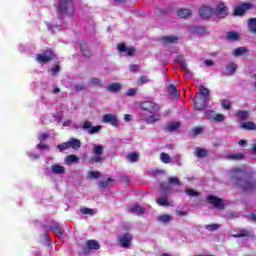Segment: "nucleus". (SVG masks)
<instances>
[{
    "mask_svg": "<svg viewBox=\"0 0 256 256\" xmlns=\"http://www.w3.org/2000/svg\"><path fill=\"white\" fill-rule=\"evenodd\" d=\"M49 229L50 231H53L57 235V237H61V235L65 233V231H63V228L59 226V223L57 222H52L49 225Z\"/></svg>",
    "mask_w": 256,
    "mask_h": 256,
    "instance_id": "obj_17",
    "label": "nucleus"
},
{
    "mask_svg": "<svg viewBox=\"0 0 256 256\" xmlns=\"http://www.w3.org/2000/svg\"><path fill=\"white\" fill-rule=\"evenodd\" d=\"M156 203L160 205V207H167L169 206V200L167 199V196L160 197L156 200Z\"/></svg>",
    "mask_w": 256,
    "mask_h": 256,
    "instance_id": "obj_39",
    "label": "nucleus"
},
{
    "mask_svg": "<svg viewBox=\"0 0 256 256\" xmlns=\"http://www.w3.org/2000/svg\"><path fill=\"white\" fill-rule=\"evenodd\" d=\"M85 89H87V87L84 83H79L74 86V91L76 93H81V91H85Z\"/></svg>",
    "mask_w": 256,
    "mask_h": 256,
    "instance_id": "obj_44",
    "label": "nucleus"
},
{
    "mask_svg": "<svg viewBox=\"0 0 256 256\" xmlns=\"http://www.w3.org/2000/svg\"><path fill=\"white\" fill-rule=\"evenodd\" d=\"M168 93L171 95V97H174L175 99H179L181 97V92L177 90V87L173 84H169L168 86Z\"/></svg>",
    "mask_w": 256,
    "mask_h": 256,
    "instance_id": "obj_20",
    "label": "nucleus"
},
{
    "mask_svg": "<svg viewBox=\"0 0 256 256\" xmlns=\"http://www.w3.org/2000/svg\"><path fill=\"white\" fill-rule=\"evenodd\" d=\"M140 109H142V111H147V113H150V115H154L155 113H159V111H161L159 105L153 101L142 102L140 104Z\"/></svg>",
    "mask_w": 256,
    "mask_h": 256,
    "instance_id": "obj_4",
    "label": "nucleus"
},
{
    "mask_svg": "<svg viewBox=\"0 0 256 256\" xmlns=\"http://www.w3.org/2000/svg\"><path fill=\"white\" fill-rule=\"evenodd\" d=\"M159 221H161L162 223H169V221H171V216L169 214L160 215Z\"/></svg>",
    "mask_w": 256,
    "mask_h": 256,
    "instance_id": "obj_48",
    "label": "nucleus"
},
{
    "mask_svg": "<svg viewBox=\"0 0 256 256\" xmlns=\"http://www.w3.org/2000/svg\"><path fill=\"white\" fill-rule=\"evenodd\" d=\"M89 177L91 179H99V177H101V173H99V171H91L89 173Z\"/></svg>",
    "mask_w": 256,
    "mask_h": 256,
    "instance_id": "obj_52",
    "label": "nucleus"
},
{
    "mask_svg": "<svg viewBox=\"0 0 256 256\" xmlns=\"http://www.w3.org/2000/svg\"><path fill=\"white\" fill-rule=\"evenodd\" d=\"M80 51L86 59H91V50H89V47L87 46V42L80 43Z\"/></svg>",
    "mask_w": 256,
    "mask_h": 256,
    "instance_id": "obj_19",
    "label": "nucleus"
},
{
    "mask_svg": "<svg viewBox=\"0 0 256 256\" xmlns=\"http://www.w3.org/2000/svg\"><path fill=\"white\" fill-rule=\"evenodd\" d=\"M160 189L163 193H169V191H171V187L165 182L160 183Z\"/></svg>",
    "mask_w": 256,
    "mask_h": 256,
    "instance_id": "obj_49",
    "label": "nucleus"
},
{
    "mask_svg": "<svg viewBox=\"0 0 256 256\" xmlns=\"http://www.w3.org/2000/svg\"><path fill=\"white\" fill-rule=\"evenodd\" d=\"M243 170L241 169H232L231 170V177L233 179V181L236 183V185H239V183H241L242 179H243Z\"/></svg>",
    "mask_w": 256,
    "mask_h": 256,
    "instance_id": "obj_15",
    "label": "nucleus"
},
{
    "mask_svg": "<svg viewBox=\"0 0 256 256\" xmlns=\"http://www.w3.org/2000/svg\"><path fill=\"white\" fill-rule=\"evenodd\" d=\"M248 33H256V18H249L247 22Z\"/></svg>",
    "mask_w": 256,
    "mask_h": 256,
    "instance_id": "obj_24",
    "label": "nucleus"
},
{
    "mask_svg": "<svg viewBox=\"0 0 256 256\" xmlns=\"http://www.w3.org/2000/svg\"><path fill=\"white\" fill-rule=\"evenodd\" d=\"M131 213H140V215H143L145 213V209L139 205H135L132 208H130Z\"/></svg>",
    "mask_w": 256,
    "mask_h": 256,
    "instance_id": "obj_43",
    "label": "nucleus"
},
{
    "mask_svg": "<svg viewBox=\"0 0 256 256\" xmlns=\"http://www.w3.org/2000/svg\"><path fill=\"white\" fill-rule=\"evenodd\" d=\"M198 93L202 96V98L208 99L210 91L205 86H200L198 89Z\"/></svg>",
    "mask_w": 256,
    "mask_h": 256,
    "instance_id": "obj_35",
    "label": "nucleus"
},
{
    "mask_svg": "<svg viewBox=\"0 0 256 256\" xmlns=\"http://www.w3.org/2000/svg\"><path fill=\"white\" fill-rule=\"evenodd\" d=\"M80 213L82 215H95V210L93 208L82 207L80 208Z\"/></svg>",
    "mask_w": 256,
    "mask_h": 256,
    "instance_id": "obj_42",
    "label": "nucleus"
},
{
    "mask_svg": "<svg viewBox=\"0 0 256 256\" xmlns=\"http://www.w3.org/2000/svg\"><path fill=\"white\" fill-rule=\"evenodd\" d=\"M137 94V90L135 88H131L126 92V97H134Z\"/></svg>",
    "mask_w": 256,
    "mask_h": 256,
    "instance_id": "obj_61",
    "label": "nucleus"
},
{
    "mask_svg": "<svg viewBox=\"0 0 256 256\" xmlns=\"http://www.w3.org/2000/svg\"><path fill=\"white\" fill-rule=\"evenodd\" d=\"M185 193H187V195H190V197H197V195H199V192L193 189H186Z\"/></svg>",
    "mask_w": 256,
    "mask_h": 256,
    "instance_id": "obj_54",
    "label": "nucleus"
},
{
    "mask_svg": "<svg viewBox=\"0 0 256 256\" xmlns=\"http://www.w3.org/2000/svg\"><path fill=\"white\" fill-rule=\"evenodd\" d=\"M83 129H88L89 135H95L103 129V126H93L90 121H85L83 124Z\"/></svg>",
    "mask_w": 256,
    "mask_h": 256,
    "instance_id": "obj_10",
    "label": "nucleus"
},
{
    "mask_svg": "<svg viewBox=\"0 0 256 256\" xmlns=\"http://www.w3.org/2000/svg\"><path fill=\"white\" fill-rule=\"evenodd\" d=\"M139 69H141V66L137 65V64H132L130 65V71L131 73H137L139 71Z\"/></svg>",
    "mask_w": 256,
    "mask_h": 256,
    "instance_id": "obj_60",
    "label": "nucleus"
},
{
    "mask_svg": "<svg viewBox=\"0 0 256 256\" xmlns=\"http://www.w3.org/2000/svg\"><path fill=\"white\" fill-rule=\"evenodd\" d=\"M91 83L92 85H98V87H103V84H101V78H92Z\"/></svg>",
    "mask_w": 256,
    "mask_h": 256,
    "instance_id": "obj_56",
    "label": "nucleus"
},
{
    "mask_svg": "<svg viewBox=\"0 0 256 256\" xmlns=\"http://www.w3.org/2000/svg\"><path fill=\"white\" fill-rule=\"evenodd\" d=\"M68 145H69V147H71V149H74V151H77V150L81 149V140H79L77 138H71L68 141Z\"/></svg>",
    "mask_w": 256,
    "mask_h": 256,
    "instance_id": "obj_21",
    "label": "nucleus"
},
{
    "mask_svg": "<svg viewBox=\"0 0 256 256\" xmlns=\"http://www.w3.org/2000/svg\"><path fill=\"white\" fill-rule=\"evenodd\" d=\"M109 183H115V179L108 178L106 181H101L98 183V187H100V189H107V187H109Z\"/></svg>",
    "mask_w": 256,
    "mask_h": 256,
    "instance_id": "obj_36",
    "label": "nucleus"
},
{
    "mask_svg": "<svg viewBox=\"0 0 256 256\" xmlns=\"http://www.w3.org/2000/svg\"><path fill=\"white\" fill-rule=\"evenodd\" d=\"M103 151L105 148L103 145H96L93 147V154L94 156L89 159V163L93 165L94 163H101L103 161Z\"/></svg>",
    "mask_w": 256,
    "mask_h": 256,
    "instance_id": "obj_5",
    "label": "nucleus"
},
{
    "mask_svg": "<svg viewBox=\"0 0 256 256\" xmlns=\"http://www.w3.org/2000/svg\"><path fill=\"white\" fill-rule=\"evenodd\" d=\"M65 161L68 165H71V163H79V157L75 154H70L65 158Z\"/></svg>",
    "mask_w": 256,
    "mask_h": 256,
    "instance_id": "obj_34",
    "label": "nucleus"
},
{
    "mask_svg": "<svg viewBox=\"0 0 256 256\" xmlns=\"http://www.w3.org/2000/svg\"><path fill=\"white\" fill-rule=\"evenodd\" d=\"M204 229L210 232L217 231V229H219V224H208L204 226Z\"/></svg>",
    "mask_w": 256,
    "mask_h": 256,
    "instance_id": "obj_46",
    "label": "nucleus"
},
{
    "mask_svg": "<svg viewBox=\"0 0 256 256\" xmlns=\"http://www.w3.org/2000/svg\"><path fill=\"white\" fill-rule=\"evenodd\" d=\"M237 117L239 121H247L249 119V112L245 110H238Z\"/></svg>",
    "mask_w": 256,
    "mask_h": 256,
    "instance_id": "obj_32",
    "label": "nucleus"
},
{
    "mask_svg": "<svg viewBox=\"0 0 256 256\" xmlns=\"http://www.w3.org/2000/svg\"><path fill=\"white\" fill-rule=\"evenodd\" d=\"M168 183H170V185L180 186L181 185V180H179V178H177V177H170L168 179Z\"/></svg>",
    "mask_w": 256,
    "mask_h": 256,
    "instance_id": "obj_47",
    "label": "nucleus"
},
{
    "mask_svg": "<svg viewBox=\"0 0 256 256\" xmlns=\"http://www.w3.org/2000/svg\"><path fill=\"white\" fill-rule=\"evenodd\" d=\"M52 75H57L61 71V66L55 65L54 67L51 68Z\"/></svg>",
    "mask_w": 256,
    "mask_h": 256,
    "instance_id": "obj_62",
    "label": "nucleus"
},
{
    "mask_svg": "<svg viewBox=\"0 0 256 256\" xmlns=\"http://www.w3.org/2000/svg\"><path fill=\"white\" fill-rule=\"evenodd\" d=\"M179 127H181L180 122H170L165 127V131H168L169 133H173V131H177Z\"/></svg>",
    "mask_w": 256,
    "mask_h": 256,
    "instance_id": "obj_27",
    "label": "nucleus"
},
{
    "mask_svg": "<svg viewBox=\"0 0 256 256\" xmlns=\"http://www.w3.org/2000/svg\"><path fill=\"white\" fill-rule=\"evenodd\" d=\"M221 105L223 109H227V110L231 109V101L227 99L222 100Z\"/></svg>",
    "mask_w": 256,
    "mask_h": 256,
    "instance_id": "obj_51",
    "label": "nucleus"
},
{
    "mask_svg": "<svg viewBox=\"0 0 256 256\" xmlns=\"http://www.w3.org/2000/svg\"><path fill=\"white\" fill-rule=\"evenodd\" d=\"M161 161L162 163H171V156H169V154L162 152L161 153Z\"/></svg>",
    "mask_w": 256,
    "mask_h": 256,
    "instance_id": "obj_45",
    "label": "nucleus"
},
{
    "mask_svg": "<svg viewBox=\"0 0 256 256\" xmlns=\"http://www.w3.org/2000/svg\"><path fill=\"white\" fill-rule=\"evenodd\" d=\"M120 89L121 85L117 82H114L108 86V91H110V93H117V91H120Z\"/></svg>",
    "mask_w": 256,
    "mask_h": 256,
    "instance_id": "obj_37",
    "label": "nucleus"
},
{
    "mask_svg": "<svg viewBox=\"0 0 256 256\" xmlns=\"http://www.w3.org/2000/svg\"><path fill=\"white\" fill-rule=\"evenodd\" d=\"M39 141H45V139H49V134L47 133H42L39 137H38Z\"/></svg>",
    "mask_w": 256,
    "mask_h": 256,
    "instance_id": "obj_64",
    "label": "nucleus"
},
{
    "mask_svg": "<svg viewBox=\"0 0 256 256\" xmlns=\"http://www.w3.org/2000/svg\"><path fill=\"white\" fill-rule=\"evenodd\" d=\"M206 203L208 205H213L216 209H219L220 211H222V209H225V204L223 203V199L214 195H208L206 197Z\"/></svg>",
    "mask_w": 256,
    "mask_h": 256,
    "instance_id": "obj_8",
    "label": "nucleus"
},
{
    "mask_svg": "<svg viewBox=\"0 0 256 256\" xmlns=\"http://www.w3.org/2000/svg\"><path fill=\"white\" fill-rule=\"evenodd\" d=\"M194 107L197 111H202V109H205V107H207V98L195 97Z\"/></svg>",
    "mask_w": 256,
    "mask_h": 256,
    "instance_id": "obj_14",
    "label": "nucleus"
},
{
    "mask_svg": "<svg viewBox=\"0 0 256 256\" xmlns=\"http://www.w3.org/2000/svg\"><path fill=\"white\" fill-rule=\"evenodd\" d=\"M144 121H145V123H147V125L157 123V122L161 121V114H152L150 116H146V117H144Z\"/></svg>",
    "mask_w": 256,
    "mask_h": 256,
    "instance_id": "obj_18",
    "label": "nucleus"
},
{
    "mask_svg": "<svg viewBox=\"0 0 256 256\" xmlns=\"http://www.w3.org/2000/svg\"><path fill=\"white\" fill-rule=\"evenodd\" d=\"M228 71V75H233L237 71V64L235 62H231L228 66H226Z\"/></svg>",
    "mask_w": 256,
    "mask_h": 256,
    "instance_id": "obj_40",
    "label": "nucleus"
},
{
    "mask_svg": "<svg viewBox=\"0 0 256 256\" xmlns=\"http://www.w3.org/2000/svg\"><path fill=\"white\" fill-rule=\"evenodd\" d=\"M56 13L60 21H63V15L73 17L75 15V4L73 0H60L58 5H56Z\"/></svg>",
    "mask_w": 256,
    "mask_h": 256,
    "instance_id": "obj_1",
    "label": "nucleus"
},
{
    "mask_svg": "<svg viewBox=\"0 0 256 256\" xmlns=\"http://www.w3.org/2000/svg\"><path fill=\"white\" fill-rule=\"evenodd\" d=\"M160 40L166 45H171L173 43H177V41H179V38L176 36H163L160 38Z\"/></svg>",
    "mask_w": 256,
    "mask_h": 256,
    "instance_id": "obj_25",
    "label": "nucleus"
},
{
    "mask_svg": "<svg viewBox=\"0 0 256 256\" xmlns=\"http://www.w3.org/2000/svg\"><path fill=\"white\" fill-rule=\"evenodd\" d=\"M103 123H110L113 127H119V120L113 114H105L102 118Z\"/></svg>",
    "mask_w": 256,
    "mask_h": 256,
    "instance_id": "obj_13",
    "label": "nucleus"
},
{
    "mask_svg": "<svg viewBox=\"0 0 256 256\" xmlns=\"http://www.w3.org/2000/svg\"><path fill=\"white\" fill-rule=\"evenodd\" d=\"M241 128L245 129L246 131H255L256 124H255V122H251V121L244 122V123H242Z\"/></svg>",
    "mask_w": 256,
    "mask_h": 256,
    "instance_id": "obj_29",
    "label": "nucleus"
},
{
    "mask_svg": "<svg viewBox=\"0 0 256 256\" xmlns=\"http://www.w3.org/2000/svg\"><path fill=\"white\" fill-rule=\"evenodd\" d=\"M247 51H249V50L245 47L236 48L233 52V56L240 57V55H245V53H247Z\"/></svg>",
    "mask_w": 256,
    "mask_h": 256,
    "instance_id": "obj_38",
    "label": "nucleus"
},
{
    "mask_svg": "<svg viewBox=\"0 0 256 256\" xmlns=\"http://www.w3.org/2000/svg\"><path fill=\"white\" fill-rule=\"evenodd\" d=\"M51 171L55 175H63V174H65V167H63L59 164H52L51 165Z\"/></svg>",
    "mask_w": 256,
    "mask_h": 256,
    "instance_id": "obj_22",
    "label": "nucleus"
},
{
    "mask_svg": "<svg viewBox=\"0 0 256 256\" xmlns=\"http://www.w3.org/2000/svg\"><path fill=\"white\" fill-rule=\"evenodd\" d=\"M195 155L198 159H204V157L209 155V152L203 148H196Z\"/></svg>",
    "mask_w": 256,
    "mask_h": 256,
    "instance_id": "obj_30",
    "label": "nucleus"
},
{
    "mask_svg": "<svg viewBox=\"0 0 256 256\" xmlns=\"http://www.w3.org/2000/svg\"><path fill=\"white\" fill-rule=\"evenodd\" d=\"M117 51L119 53H124L125 57H135V54L137 53V49L135 46L127 47V44L125 42H120L116 45Z\"/></svg>",
    "mask_w": 256,
    "mask_h": 256,
    "instance_id": "obj_3",
    "label": "nucleus"
},
{
    "mask_svg": "<svg viewBox=\"0 0 256 256\" xmlns=\"http://www.w3.org/2000/svg\"><path fill=\"white\" fill-rule=\"evenodd\" d=\"M214 121L216 123H223V121H225V115L223 114H216L214 117Z\"/></svg>",
    "mask_w": 256,
    "mask_h": 256,
    "instance_id": "obj_50",
    "label": "nucleus"
},
{
    "mask_svg": "<svg viewBox=\"0 0 256 256\" xmlns=\"http://www.w3.org/2000/svg\"><path fill=\"white\" fill-rule=\"evenodd\" d=\"M180 69L181 71H186V73H189V69H187V63L185 60H180Z\"/></svg>",
    "mask_w": 256,
    "mask_h": 256,
    "instance_id": "obj_55",
    "label": "nucleus"
},
{
    "mask_svg": "<svg viewBox=\"0 0 256 256\" xmlns=\"http://www.w3.org/2000/svg\"><path fill=\"white\" fill-rule=\"evenodd\" d=\"M176 215L179 217H185L187 215V211H182L181 209H176Z\"/></svg>",
    "mask_w": 256,
    "mask_h": 256,
    "instance_id": "obj_63",
    "label": "nucleus"
},
{
    "mask_svg": "<svg viewBox=\"0 0 256 256\" xmlns=\"http://www.w3.org/2000/svg\"><path fill=\"white\" fill-rule=\"evenodd\" d=\"M156 17H161L163 15H167L169 13V9L167 8H156L154 11Z\"/></svg>",
    "mask_w": 256,
    "mask_h": 256,
    "instance_id": "obj_41",
    "label": "nucleus"
},
{
    "mask_svg": "<svg viewBox=\"0 0 256 256\" xmlns=\"http://www.w3.org/2000/svg\"><path fill=\"white\" fill-rule=\"evenodd\" d=\"M192 133L193 135L197 136V135H201V133H203V128L201 127H195L194 129H192Z\"/></svg>",
    "mask_w": 256,
    "mask_h": 256,
    "instance_id": "obj_59",
    "label": "nucleus"
},
{
    "mask_svg": "<svg viewBox=\"0 0 256 256\" xmlns=\"http://www.w3.org/2000/svg\"><path fill=\"white\" fill-rule=\"evenodd\" d=\"M211 15H213V8L209 6H202L199 9V16L201 19H211Z\"/></svg>",
    "mask_w": 256,
    "mask_h": 256,
    "instance_id": "obj_12",
    "label": "nucleus"
},
{
    "mask_svg": "<svg viewBox=\"0 0 256 256\" xmlns=\"http://www.w3.org/2000/svg\"><path fill=\"white\" fill-rule=\"evenodd\" d=\"M234 239H241L242 237H253V232L245 228H238L235 230V234L232 235Z\"/></svg>",
    "mask_w": 256,
    "mask_h": 256,
    "instance_id": "obj_11",
    "label": "nucleus"
},
{
    "mask_svg": "<svg viewBox=\"0 0 256 256\" xmlns=\"http://www.w3.org/2000/svg\"><path fill=\"white\" fill-rule=\"evenodd\" d=\"M226 37L228 41H239V39H241V34L235 31H228Z\"/></svg>",
    "mask_w": 256,
    "mask_h": 256,
    "instance_id": "obj_28",
    "label": "nucleus"
},
{
    "mask_svg": "<svg viewBox=\"0 0 256 256\" xmlns=\"http://www.w3.org/2000/svg\"><path fill=\"white\" fill-rule=\"evenodd\" d=\"M117 241H119L121 247L124 249H129V247H131V243H133V235L126 232L120 236H117Z\"/></svg>",
    "mask_w": 256,
    "mask_h": 256,
    "instance_id": "obj_7",
    "label": "nucleus"
},
{
    "mask_svg": "<svg viewBox=\"0 0 256 256\" xmlns=\"http://www.w3.org/2000/svg\"><path fill=\"white\" fill-rule=\"evenodd\" d=\"M127 159L130 163H137L139 161V154L137 152H130L127 155Z\"/></svg>",
    "mask_w": 256,
    "mask_h": 256,
    "instance_id": "obj_33",
    "label": "nucleus"
},
{
    "mask_svg": "<svg viewBox=\"0 0 256 256\" xmlns=\"http://www.w3.org/2000/svg\"><path fill=\"white\" fill-rule=\"evenodd\" d=\"M213 14L217 19H225L229 15V8L225 6L224 2H220L217 7L214 9Z\"/></svg>",
    "mask_w": 256,
    "mask_h": 256,
    "instance_id": "obj_9",
    "label": "nucleus"
},
{
    "mask_svg": "<svg viewBox=\"0 0 256 256\" xmlns=\"http://www.w3.org/2000/svg\"><path fill=\"white\" fill-rule=\"evenodd\" d=\"M177 15H178V17H180L181 19H187V17H191L192 12H191V9L180 8V9L177 11Z\"/></svg>",
    "mask_w": 256,
    "mask_h": 256,
    "instance_id": "obj_23",
    "label": "nucleus"
},
{
    "mask_svg": "<svg viewBox=\"0 0 256 256\" xmlns=\"http://www.w3.org/2000/svg\"><path fill=\"white\" fill-rule=\"evenodd\" d=\"M86 246L89 250L94 249L95 251H99V249H101V245H99V242L97 240H88L86 242Z\"/></svg>",
    "mask_w": 256,
    "mask_h": 256,
    "instance_id": "obj_26",
    "label": "nucleus"
},
{
    "mask_svg": "<svg viewBox=\"0 0 256 256\" xmlns=\"http://www.w3.org/2000/svg\"><path fill=\"white\" fill-rule=\"evenodd\" d=\"M69 147V142H64L58 145L59 151H66V149H69Z\"/></svg>",
    "mask_w": 256,
    "mask_h": 256,
    "instance_id": "obj_53",
    "label": "nucleus"
},
{
    "mask_svg": "<svg viewBox=\"0 0 256 256\" xmlns=\"http://www.w3.org/2000/svg\"><path fill=\"white\" fill-rule=\"evenodd\" d=\"M57 57L55 55V52L51 49H46L43 53H39L36 55V61L37 63H51L53 59Z\"/></svg>",
    "mask_w": 256,
    "mask_h": 256,
    "instance_id": "obj_2",
    "label": "nucleus"
},
{
    "mask_svg": "<svg viewBox=\"0 0 256 256\" xmlns=\"http://www.w3.org/2000/svg\"><path fill=\"white\" fill-rule=\"evenodd\" d=\"M251 9H253L252 3L246 2V3L238 4L236 5L233 11V15L234 17H243V15H245V13H247V11Z\"/></svg>",
    "mask_w": 256,
    "mask_h": 256,
    "instance_id": "obj_6",
    "label": "nucleus"
},
{
    "mask_svg": "<svg viewBox=\"0 0 256 256\" xmlns=\"http://www.w3.org/2000/svg\"><path fill=\"white\" fill-rule=\"evenodd\" d=\"M226 158L230 159L231 161H243V159H245V154L243 153L230 154Z\"/></svg>",
    "mask_w": 256,
    "mask_h": 256,
    "instance_id": "obj_31",
    "label": "nucleus"
},
{
    "mask_svg": "<svg viewBox=\"0 0 256 256\" xmlns=\"http://www.w3.org/2000/svg\"><path fill=\"white\" fill-rule=\"evenodd\" d=\"M147 81H149V79H147V77L145 75H142L138 79V85H145V83H147Z\"/></svg>",
    "mask_w": 256,
    "mask_h": 256,
    "instance_id": "obj_58",
    "label": "nucleus"
},
{
    "mask_svg": "<svg viewBox=\"0 0 256 256\" xmlns=\"http://www.w3.org/2000/svg\"><path fill=\"white\" fill-rule=\"evenodd\" d=\"M255 180L251 179V178H247L244 180L243 184H242V189L244 191H253V189H255Z\"/></svg>",
    "mask_w": 256,
    "mask_h": 256,
    "instance_id": "obj_16",
    "label": "nucleus"
},
{
    "mask_svg": "<svg viewBox=\"0 0 256 256\" xmlns=\"http://www.w3.org/2000/svg\"><path fill=\"white\" fill-rule=\"evenodd\" d=\"M194 31L196 33H199L200 35H203V33H207V28H205V27H195Z\"/></svg>",
    "mask_w": 256,
    "mask_h": 256,
    "instance_id": "obj_57",
    "label": "nucleus"
}]
</instances>
